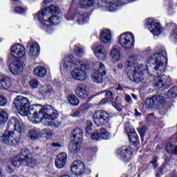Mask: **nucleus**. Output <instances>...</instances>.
Instances as JSON below:
<instances>
[{
    "label": "nucleus",
    "instance_id": "5",
    "mask_svg": "<svg viewBox=\"0 0 177 177\" xmlns=\"http://www.w3.org/2000/svg\"><path fill=\"white\" fill-rule=\"evenodd\" d=\"M34 106L35 107H40V109L38 113H35L33 114V118L39 120V121H41V122H45V121H46V115H48L49 117L57 115V111L53 109L52 105L42 106L39 104H36Z\"/></svg>",
    "mask_w": 177,
    "mask_h": 177
},
{
    "label": "nucleus",
    "instance_id": "49",
    "mask_svg": "<svg viewBox=\"0 0 177 177\" xmlns=\"http://www.w3.org/2000/svg\"><path fill=\"white\" fill-rule=\"evenodd\" d=\"M6 104H8L6 97L0 95V106L3 107V106H6Z\"/></svg>",
    "mask_w": 177,
    "mask_h": 177
},
{
    "label": "nucleus",
    "instance_id": "6",
    "mask_svg": "<svg viewBox=\"0 0 177 177\" xmlns=\"http://www.w3.org/2000/svg\"><path fill=\"white\" fill-rule=\"evenodd\" d=\"M30 104V100L22 95L17 96L13 101L14 107H15L17 111L23 117L28 115Z\"/></svg>",
    "mask_w": 177,
    "mask_h": 177
},
{
    "label": "nucleus",
    "instance_id": "40",
    "mask_svg": "<svg viewBox=\"0 0 177 177\" xmlns=\"http://www.w3.org/2000/svg\"><path fill=\"white\" fill-rule=\"evenodd\" d=\"M167 96L169 99H174L177 96V87L174 86L171 88L167 93Z\"/></svg>",
    "mask_w": 177,
    "mask_h": 177
},
{
    "label": "nucleus",
    "instance_id": "30",
    "mask_svg": "<svg viewBox=\"0 0 177 177\" xmlns=\"http://www.w3.org/2000/svg\"><path fill=\"white\" fill-rule=\"evenodd\" d=\"M12 83L8 77L0 76V89H8L10 88Z\"/></svg>",
    "mask_w": 177,
    "mask_h": 177
},
{
    "label": "nucleus",
    "instance_id": "9",
    "mask_svg": "<svg viewBox=\"0 0 177 177\" xmlns=\"http://www.w3.org/2000/svg\"><path fill=\"white\" fill-rule=\"evenodd\" d=\"M95 66L97 70L91 75V80L95 84H102L103 82V77L106 75V67L102 62H95Z\"/></svg>",
    "mask_w": 177,
    "mask_h": 177
},
{
    "label": "nucleus",
    "instance_id": "43",
    "mask_svg": "<svg viewBox=\"0 0 177 177\" xmlns=\"http://www.w3.org/2000/svg\"><path fill=\"white\" fill-rule=\"evenodd\" d=\"M75 53L77 56H81L84 53V47L80 44H77L75 49Z\"/></svg>",
    "mask_w": 177,
    "mask_h": 177
},
{
    "label": "nucleus",
    "instance_id": "16",
    "mask_svg": "<svg viewBox=\"0 0 177 177\" xmlns=\"http://www.w3.org/2000/svg\"><path fill=\"white\" fill-rule=\"evenodd\" d=\"M92 49L94 52L95 56L99 59V60L106 59L107 53H106V50H104V46H103L100 43L94 44L92 46Z\"/></svg>",
    "mask_w": 177,
    "mask_h": 177
},
{
    "label": "nucleus",
    "instance_id": "62",
    "mask_svg": "<svg viewBox=\"0 0 177 177\" xmlns=\"http://www.w3.org/2000/svg\"><path fill=\"white\" fill-rule=\"evenodd\" d=\"M118 68H120V69L121 70V68H122V64H119L118 65Z\"/></svg>",
    "mask_w": 177,
    "mask_h": 177
},
{
    "label": "nucleus",
    "instance_id": "14",
    "mask_svg": "<svg viewBox=\"0 0 177 177\" xmlns=\"http://www.w3.org/2000/svg\"><path fill=\"white\" fill-rule=\"evenodd\" d=\"M10 55L15 59L26 57V47L20 44H15L11 46Z\"/></svg>",
    "mask_w": 177,
    "mask_h": 177
},
{
    "label": "nucleus",
    "instance_id": "57",
    "mask_svg": "<svg viewBox=\"0 0 177 177\" xmlns=\"http://www.w3.org/2000/svg\"><path fill=\"white\" fill-rule=\"evenodd\" d=\"M48 3H49V0H44L42 3V6L45 8V6H48Z\"/></svg>",
    "mask_w": 177,
    "mask_h": 177
},
{
    "label": "nucleus",
    "instance_id": "32",
    "mask_svg": "<svg viewBox=\"0 0 177 177\" xmlns=\"http://www.w3.org/2000/svg\"><path fill=\"white\" fill-rule=\"evenodd\" d=\"M111 56L115 62H120L121 60V52L118 46H114L111 50Z\"/></svg>",
    "mask_w": 177,
    "mask_h": 177
},
{
    "label": "nucleus",
    "instance_id": "23",
    "mask_svg": "<svg viewBox=\"0 0 177 177\" xmlns=\"http://www.w3.org/2000/svg\"><path fill=\"white\" fill-rule=\"evenodd\" d=\"M75 17L77 18V21L79 24H85V23L88 21V19L86 14H80V12H76L73 17L70 13L66 15L67 20H74Z\"/></svg>",
    "mask_w": 177,
    "mask_h": 177
},
{
    "label": "nucleus",
    "instance_id": "12",
    "mask_svg": "<svg viewBox=\"0 0 177 177\" xmlns=\"http://www.w3.org/2000/svg\"><path fill=\"white\" fill-rule=\"evenodd\" d=\"M21 160H24V164L30 167V168H34L37 165V160L32 159V154L28 149H24L21 151L19 154Z\"/></svg>",
    "mask_w": 177,
    "mask_h": 177
},
{
    "label": "nucleus",
    "instance_id": "64",
    "mask_svg": "<svg viewBox=\"0 0 177 177\" xmlns=\"http://www.w3.org/2000/svg\"><path fill=\"white\" fill-rule=\"evenodd\" d=\"M173 139H176V142H177V135H174V136H173Z\"/></svg>",
    "mask_w": 177,
    "mask_h": 177
},
{
    "label": "nucleus",
    "instance_id": "19",
    "mask_svg": "<svg viewBox=\"0 0 177 177\" xmlns=\"http://www.w3.org/2000/svg\"><path fill=\"white\" fill-rule=\"evenodd\" d=\"M28 53L29 56L37 57L39 55V44L35 41H29L27 45Z\"/></svg>",
    "mask_w": 177,
    "mask_h": 177
},
{
    "label": "nucleus",
    "instance_id": "39",
    "mask_svg": "<svg viewBox=\"0 0 177 177\" xmlns=\"http://www.w3.org/2000/svg\"><path fill=\"white\" fill-rule=\"evenodd\" d=\"M80 5L82 8H89L93 5V0H80Z\"/></svg>",
    "mask_w": 177,
    "mask_h": 177
},
{
    "label": "nucleus",
    "instance_id": "33",
    "mask_svg": "<svg viewBox=\"0 0 177 177\" xmlns=\"http://www.w3.org/2000/svg\"><path fill=\"white\" fill-rule=\"evenodd\" d=\"M73 138L75 142H82L84 138V131L81 129H75L73 131Z\"/></svg>",
    "mask_w": 177,
    "mask_h": 177
},
{
    "label": "nucleus",
    "instance_id": "55",
    "mask_svg": "<svg viewBox=\"0 0 177 177\" xmlns=\"http://www.w3.org/2000/svg\"><path fill=\"white\" fill-rule=\"evenodd\" d=\"M125 100L127 103H131V95H125Z\"/></svg>",
    "mask_w": 177,
    "mask_h": 177
},
{
    "label": "nucleus",
    "instance_id": "1",
    "mask_svg": "<svg viewBox=\"0 0 177 177\" xmlns=\"http://www.w3.org/2000/svg\"><path fill=\"white\" fill-rule=\"evenodd\" d=\"M24 124L17 118L12 117L10 119L7 129L1 136V140L7 146H14L15 143L20 142V135L24 131Z\"/></svg>",
    "mask_w": 177,
    "mask_h": 177
},
{
    "label": "nucleus",
    "instance_id": "46",
    "mask_svg": "<svg viewBox=\"0 0 177 177\" xmlns=\"http://www.w3.org/2000/svg\"><path fill=\"white\" fill-rule=\"evenodd\" d=\"M42 133L46 139H52L53 136V133L50 130H44Z\"/></svg>",
    "mask_w": 177,
    "mask_h": 177
},
{
    "label": "nucleus",
    "instance_id": "7",
    "mask_svg": "<svg viewBox=\"0 0 177 177\" xmlns=\"http://www.w3.org/2000/svg\"><path fill=\"white\" fill-rule=\"evenodd\" d=\"M135 42V36L131 32H126L119 37V45H121L124 49H132Z\"/></svg>",
    "mask_w": 177,
    "mask_h": 177
},
{
    "label": "nucleus",
    "instance_id": "20",
    "mask_svg": "<svg viewBox=\"0 0 177 177\" xmlns=\"http://www.w3.org/2000/svg\"><path fill=\"white\" fill-rule=\"evenodd\" d=\"M9 69L14 75H20L24 71L23 64L19 60H15L10 64Z\"/></svg>",
    "mask_w": 177,
    "mask_h": 177
},
{
    "label": "nucleus",
    "instance_id": "51",
    "mask_svg": "<svg viewBox=\"0 0 177 177\" xmlns=\"http://www.w3.org/2000/svg\"><path fill=\"white\" fill-rule=\"evenodd\" d=\"M112 106L115 108L118 111H121L122 110V106H121V104H118L115 102H112Z\"/></svg>",
    "mask_w": 177,
    "mask_h": 177
},
{
    "label": "nucleus",
    "instance_id": "31",
    "mask_svg": "<svg viewBox=\"0 0 177 177\" xmlns=\"http://www.w3.org/2000/svg\"><path fill=\"white\" fill-rule=\"evenodd\" d=\"M33 73L38 78H44V77L46 75V68L41 66L35 67L33 70Z\"/></svg>",
    "mask_w": 177,
    "mask_h": 177
},
{
    "label": "nucleus",
    "instance_id": "41",
    "mask_svg": "<svg viewBox=\"0 0 177 177\" xmlns=\"http://www.w3.org/2000/svg\"><path fill=\"white\" fill-rule=\"evenodd\" d=\"M100 136L101 139L104 140L110 139V138H111V135L109 133H108L107 131L105 130V129H100Z\"/></svg>",
    "mask_w": 177,
    "mask_h": 177
},
{
    "label": "nucleus",
    "instance_id": "29",
    "mask_svg": "<svg viewBox=\"0 0 177 177\" xmlns=\"http://www.w3.org/2000/svg\"><path fill=\"white\" fill-rule=\"evenodd\" d=\"M118 154H120V157H122L123 160L128 161V160L131 158V154H132V151H131V148L128 147H123L118 152Z\"/></svg>",
    "mask_w": 177,
    "mask_h": 177
},
{
    "label": "nucleus",
    "instance_id": "2",
    "mask_svg": "<svg viewBox=\"0 0 177 177\" xmlns=\"http://www.w3.org/2000/svg\"><path fill=\"white\" fill-rule=\"evenodd\" d=\"M60 12L59 6L51 5L49 8H42L36 14L37 19L43 24V28L48 34L53 31V26L60 23V19L57 16Z\"/></svg>",
    "mask_w": 177,
    "mask_h": 177
},
{
    "label": "nucleus",
    "instance_id": "11",
    "mask_svg": "<svg viewBox=\"0 0 177 177\" xmlns=\"http://www.w3.org/2000/svg\"><path fill=\"white\" fill-rule=\"evenodd\" d=\"M93 120L96 125H106L110 121L109 113L104 111H97L93 115Z\"/></svg>",
    "mask_w": 177,
    "mask_h": 177
},
{
    "label": "nucleus",
    "instance_id": "58",
    "mask_svg": "<svg viewBox=\"0 0 177 177\" xmlns=\"http://www.w3.org/2000/svg\"><path fill=\"white\" fill-rule=\"evenodd\" d=\"M151 164H153V167L156 168V167H158V165L157 164V159H155L151 162Z\"/></svg>",
    "mask_w": 177,
    "mask_h": 177
},
{
    "label": "nucleus",
    "instance_id": "8",
    "mask_svg": "<svg viewBox=\"0 0 177 177\" xmlns=\"http://www.w3.org/2000/svg\"><path fill=\"white\" fill-rule=\"evenodd\" d=\"M152 59H155L156 71H164L165 70V64H167L168 59H167V51L162 50L160 53H156L152 56Z\"/></svg>",
    "mask_w": 177,
    "mask_h": 177
},
{
    "label": "nucleus",
    "instance_id": "4",
    "mask_svg": "<svg viewBox=\"0 0 177 177\" xmlns=\"http://www.w3.org/2000/svg\"><path fill=\"white\" fill-rule=\"evenodd\" d=\"M138 62V57L131 55L129 57L127 62L126 63V71L129 77L132 80H136L138 75H142L143 74V68L142 66L136 64Z\"/></svg>",
    "mask_w": 177,
    "mask_h": 177
},
{
    "label": "nucleus",
    "instance_id": "28",
    "mask_svg": "<svg viewBox=\"0 0 177 177\" xmlns=\"http://www.w3.org/2000/svg\"><path fill=\"white\" fill-rule=\"evenodd\" d=\"M82 142L80 141H75L70 144L69 145V151L72 153V154H77L79 151H81V144Z\"/></svg>",
    "mask_w": 177,
    "mask_h": 177
},
{
    "label": "nucleus",
    "instance_id": "35",
    "mask_svg": "<svg viewBox=\"0 0 177 177\" xmlns=\"http://www.w3.org/2000/svg\"><path fill=\"white\" fill-rule=\"evenodd\" d=\"M8 121V113L3 109H0V125H3Z\"/></svg>",
    "mask_w": 177,
    "mask_h": 177
},
{
    "label": "nucleus",
    "instance_id": "48",
    "mask_svg": "<svg viewBox=\"0 0 177 177\" xmlns=\"http://www.w3.org/2000/svg\"><path fill=\"white\" fill-rule=\"evenodd\" d=\"M91 138L92 140L97 141V140H102V136L99 134V133H93L91 134Z\"/></svg>",
    "mask_w": 177,
    "mask_h": 177
},
{
    "label": "nucleus",
    "instance_id": "26",
    "mask_svg": "<svg viewBox=\"0 0 177 177\" xmlns=\"http://www.w3.org/2000/svg\"><path fill=\"white\" fill-rule=\"evenodd\" d=\"M100 39L104 44H111L113 36L111 31L109 29H104L100 32Z\"/></svg>",
    "mask_w": 177,
    "mask_h": 177
},
{
    "label": "nucleus",
    "instance_id": "24",
    "mask_svg": "<svg viewBox=\"0 0 177 177\" xmlns=\"http://www.w3.org/2000/svg\"><path fill=\"white\" fill-rule=\"evenodd\" d=\"M46 120L43 122L44 125H49L50 127H54V128H59L62 127V122L57 120L58 115H54L53 116H48L46 115Z\"/></svg>",
    "mask_w": 177,
    "mask_h": 177
},
{
    "label": "nucleus",
    "instance_id": "53",
    "mask_svg": "<svg viewBox=\"0 0 177 177\" xmlns=\"http://www.w3.org/2000/svg\"><path fill=\"white\" fill-rule=\"evenodd\" d=\"M80 115V113L79 111H75L71 115V117H73V118H78Z\"/></svg>",
    "mask_w": 177,
    "mask_h": 177
},
{
    "label": "nucleus",
    "instance_id": "45",
    "mask_svg": "<svg viewBox=\"0 0 177 177\" xmlns=\"http://www.w3.org/2000/svg\"><path fill=\"white\" fill-rule=\"evenodd\" d=\"M29 85L32 89H37V88L39 86V82L37 80L33 79L29 82Z\"/></svg>",
    "mask_w": 177,
    "mask_h": 177
},
{
    "label": "nucleus",
    "instance_id": "17",
    "mask_svg": "<svg viewBox=\"0 0 177 177\" xmlns=\"http://www.w3.org/2000/svg\"><path fill=\"white\" fill-rule=\"evenodd\" d=\"M162 103H164V97L161 95H154L145 101V104L148 109H153V107L160 106Z\"/></svg>",
    "mask_w": 177,
    "mask_h": 177
},
{
    "label": "nucleus",
    "instance_id": "3",
    "mask_svg": "<svg viewBox=\"0 0 177 177\" xmlns=\"http://www.w3.org/2000/svg\"><path fill=\"white\" fill-rule=\"evenodd\" d=\"M85 64L84 61H80L71 55L64 57L60 68L64 71H70L73 68L71 72V77L77 81H85L86 78Z\"/></svg>",
    "mask_w": 177,
    "mask_h": 177
},
{
    "label": "nucleus",
    "instance_id": "59",
    "mask_svg": "<svg viewBox=\"0 0 177 177\" xmlns=\"http://www.w3.org/2000/svg\"><path fill=\"white\" fill-rule=\"evenodd\" d=\"M53 147H57V148L62 147V145L59 143H53Z\"/></svg>",
    "mask_w": 177,
    "mask_h": 177
},
{
    "label": "nucleus",
    "instance_id": "15",
    "mask_svg": "<svg viewBox=\"0 0 177 177\" xmlns=\"http://www.w3.org/2000/svg\"><path fill=\"white\" fill-rule=\"evenodd\" d=\"M145 24L147 28H149V30L153 35H160V34H161L162 28H161V25L158 22H156L151 19H147L146 20Z\"/></svg>",
    "mask_w": 177,
    "mask_h": 177
},
{
    "label": "nucleus",
    "instance_id": "10",
    "mask_svg": "<svg viewBox=\"0 0 177 177\" xmlns=\"http://www.w3.org/2000/svg\"><path fill=\"white\" fill-rule=\"evenodd\" d=\"M71 171L73 175L80 176L83 174H91L89 169H85V165L81 160H75L71 164Z\"/></svg>",
    "mask_w": 177,
    "mask_h": 177
},
{
    "label": "nucleus",
    "instance_id": "42",
    "mask_svg": "<svg viewBox=\"0 0 177 177\" xmlns=\"http://www.w3.org/2000/svg\"><path fill=\"white\" fill-rule=\"evenodd\" d=\"M167 153H171L172 154H177V146L174 147L171 144L169 143L166 147Z\"/></svg>",
    "mask_w": 177,
    "mask_h": 177
},
{
    "label": "nucleus",
    "instance_id": "60",
    "mask_svg": "<svg viewBox=\"0 0 177 177\" xmlns=\"http://www.w3.org/2000/svg\"><path fill=\"white\" fill-rule=\"evenodd\" d=\"M104 103H107V98H104L100 102V104H104Z\"/></svg>",
    "mask_w": 177,
    "mask_h": 177
},
{
    "label": "nucleus",
    "instance_id": "47",
    "mask_svg": "<svg viewBox=\"0 0 177 177\" xmlns=\"http://www.w3.org/2000/svg\"><path fill=\"white\" fill-rule=\"evenodd\" d=\"M14 12L18 15H23L25 13L26 9L21 6H17L15 8Z\"/></svg>",
    "mask_w": 177,
    "mask_h": 177
},
{
    "label": "nucleus",
    "instance_id": "27",
    "mask_svg": "<svg viewBox=\"0 0 177 177\" xmlns=\"http://www.w3.org/2000/svg\"><path fill=\"white\" fill-rule=\"evenodd\" d=\"M76 95L81 99L88 97V91H86V86L80 84L76 88Z\"/></svg>",
    "mask_w": 177,
    "mask_h": 177
},
{
    "label": "nucleus",
    "instance_id": "52",
    "mask_svg": "<svg viewBox=\"0 0 177 177\" xmlns=\"http://www.w3.org/2000/svg\"><path fill=\"white\" fill-rule=\"evenodd\" d=\"M39 92H41V93L45 94V93H48V92H49V91L48 90V88H46V87H39Z\"/></svg>",
    "mask_w": 177,
    "mask_h": 177
},
{
    "label": "nucleus",
    "instance_id": "13",
    "mask_svg": "<svg viewBox=\"0 0 177 177\" xmlns=\"http://www.w3.org/2000/svg\"><path fill=\"white\" fill-rule=\"evenodd\" d=\"M21 160H24V164L30 167V168H34L37 165V160L32 159V154L28 149H24L21 151L19 154Z\"/></svg>",
    "mask_w": 177,
    "mask_h": 177
},
{
    "label": "nucleus",
    "instance_id": "44",
    "mask_svg": "<svg viewBox=\"0 0 177 177\" xmlns=\"http://www.w3.org/2000/svg\"><path fill=\"white\" fill-rule=\"evenodd\" d=\"M168 15H174L175 13V6L172 3L171 0H169V7L167 8Z\"/></svg>",
    "mask_w": 177,
    "mask_h": 177
},
{
    "label": "nucleus",
    "instance_id": "18",
    "mask_svg": "<svg viewBox=\"0 0 177 177\" xmlns=\"http://www.w3.org/2000/svg\"><path fill=\"white\" fill-rule=\"evenodd\" d=\"M67 164V153L62 152L59 153L55 160V165L58 169H63Z\"/></svg>",
    "mask_w": 177,
    "mask_h": 177
},
{
    "label": "nucleus",
    "instance_id": "22",
    "mask_svg": "<svg viewBox=\"0 0 177 177\" xmlns=\"http://www.w3.org/2000/svg\"><path fill=\"white\" fill-rule=\"evenodd\" d=\"M171 81L169 76H166L165 75H162L159 76L155 80L154 87L156 89H164L167 86V84Z\"/></svg>",
    "mask_w": 177,
    "mask_h": 177
},
{
    "label": "nucleus",
    "instance_id": "37",
    "mask_svg": "<svg viewBox=\"0 0 177 177\" xmlns=\"http://www.w3.org/2000/svg\"><path fill=\"white\" fill-rule=\"evenodd\" d=\"M168 27H172L173 29L171 30V32L170 33L171 38H174V39H176L177 41V25L175 24H168Z\"/></svg>",
    "mask_w": 177,
    "mask_h": 177
},
{
    "label": "nucleus",
    "instance_id": "63",
    "mask_svg": "<svg viewBox=\"0 0 177 177\" xmlns=\"http://www.w3.org/2000/svg\"><path fill=\"white\" fill-rule=\"evenodd\" d=\"M2 157H3V153H2V151H0V160H2Z\"/></svg>",
    "mask_w": 177,
    "mask_h": 177
},
{
    "label": "nucleus",
    "instance_id": "34",
    "mask_svg": "<svg viewBox=\"0 0 177 177\" xmlns=\"http://www.w3.org/2000/svg\"><path fill=\"white\" fill-rule=\"evenodd\" d=\"M28 136L32 140H36V139H38L39 138H41V136H42V133H41V131L39 129H36L30 130L29 131Z\"/></svg>",
    "mask_w": 177,
    "mask_h": 177
},
{
    "label": "nucleus",
    "instance_id": "21",
    "mask_svg": "<svg viewBox=\"0 0 177 177\" xmlns=\"http://www.w3.org/2000/svg\"><path fill=\"white\" fill-rule=\"evenodd\" d=\"M98 6L99 8H105L109 12H115L118 10V3L115 1L109 3L107 0H99Z\"/></svg>",
    "mask_w": 177,
    "mask_h": 177
},
{
    "label": "nucleus",
    "instance_id": "61",
    "mask_svg": "<svg viewBox=\"0 0 177 177\" xmlns=\"http://www.w3.org/2000/svg\"><path fill=\"white\" fill-rule=\"evenodd\" d=\"M135 115L136 117H139L140 116V113L139 112H138V110H135Z\"/></svg>",
    "mask_w": 177,
    "mask_h": 177
},
{
    "label": "nucleus",
    "instance_id": "38",
    "mask_svg": "<svg viewBox=\"0 0 177 177\" xmlns=\"http://www.w3.org/2000/svg\"><path fill=\"white\" fill-rule=\"evenodd\" d=\"M68 100L72 106H78L80 104V100L78 98L74 95H71L68 97Z\"/></svg>",
    "mask_w": 177,
    "mask_h": 177
},
{
    "label": "nucleus",
    "instance_id": "50",
    "mask_svg": "<svg viewBox=\"0 0 177 177\" xmlns=\"http://www.w3.org/2000/svg\"><path fill=\"white\" fill-rule=\"evenodd\" d=\"M92 122L87 121L86 123V133H89L92 131Z\"/></svg>",
    "mask_w": 177,
    "mask_h": 177
},
{
    "label": "nucleus",
    "instance_id": "54",
    "mask_svg": "<svg viewBox=\"0 0 177 177\" xmlns=\"http://www.w3.org/2000/svg\"><path fill=\"white\" fill-rule=\"evenodd\" d=\"M105 96L107 99H111L113 97V93L109 91L106 93Z\"/></svg>",
    "mask_w": 177,
    "mask_h": 177
},
{
    "label": "nucleus",
    "instance_id": "56",
    "mask_svg": "<svg viewBox=\"0 0 177 177\" xmlns=\"http://www.w3.org/2000/svg\"><path fill=\"white\" fill-rule=\"evenodd\" d=\"M138 132L141 136V138H143L145 136V129H140L138 130Z\"/></svg>",
    "mask_w": 177,
    "mask_h": 177
},
{
    "label": "nucleus",
    "instance_id": "36",
    "mask_svg": "<svg viewBox=\"0 0 177 177\" xmlns=\"http://www.w3.org/2000/svg\"><path fill=\"white\" fill-rule=\"evenodd\" d=\"M20 158H14L12 161L11 162L12 165L14 168H19L20 165H21V162H24V159H21V156Z\"/></svg>",
    "mask_w": 177,
    "mask_h": 177
},
{
    "label": "nucleus",
    "instance_id": "25",
    "mask_svg": "<svg viewBox=\"0 0 177 177\" xmlns=\"http://www.w3.org/2000/svg\"><path fill=\"white\" fill-rule=\"evenodd\" d=\"M125 131L129 136V140L133 143H138L139 142V137L135 129H132L129 124H126Z\"/></svg>",
    "mask_w": 177,
    "mask_h": 177
}]
</instances>
